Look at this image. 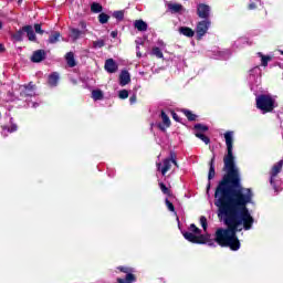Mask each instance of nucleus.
Masks as SVG:
<instances>
[{
	"label": "nucleus",
	"instance_id": "26",
	"mask_svg": "<svg viewBox=\"0 0 283 283\" xmlns=\"http://www.w3.org/2000/svg\"><path fill=\"white\" fill-rule=\"evenodd\" d=\"M92 98L95 101H103V98H105V95L103 94V91H101V90H93Z\"/></svg>",
	"mask_w": 283,
	"mask_h": 283
},
{
	"label": "nucleus",
	"instance_id": "5",
	"mask_svg": "<svg viewBox=\"0 0 283 283\" xmlns=\"http://www.w3.org/2000/svg\"><path fill=\"white\" fill-rule=\"evenodd\" d=\"M36 85L33 82H30L27 85L20 86V98H32V96H36Z\"/></svg>",
	"mask_w": 283,
	"mask_h": 283
},
{
	"label": "nucleus",
	"instance_id": "10",
	"mask_svg": "<svg viewBox=\"0 0 283 283\" xmlns=\"http://www.w3.org/2000/svg\"><path fill=\"white\" fill-rule=\"evenodd\" d=\"M48 56V53L45 52V50L40 49L33 52L32 56H31V62L32 63H41L43 61H45Z\"/></svg>",
	"mask_w": 283,
	"mask_h": 283
},
{
	"label": "nucleus",
	"instance_id": "23",
	"mask_svg": "<svg viewBox=\"0 0 283 283\" xmlns=\"http://www.w3.org/2000/svg\"><path fill=\"white\" fill-rule=\"evenodd\" d=\"M195 136L196 138H199L200 140H202L205 145H209L211 143V138H209V136L205 135L203 133L196 132Z\"/></svg>",
	"mask_w": 283,
	"mask_h": 283
},
{
	"label": "nucleus",
	"instance_id": "40",
	"mask_svg": "<svg viewBox=\"0 0 283 283\" xmlns=\"http://www.w3.org/2000/svg\"><path fill=\"white\" fill-rule=\"evenodd\" d=\"M200 224H201L203 231H207V227H208L207 217H205V216L200 217Z\"/></svg>",
	"mask_w": 283,
	"mask_h": 283
},
{
	"label": "nucleus",
	"instance_id": "17",
	"mask_svg": "<svg viewBox=\"0 0 283 283\" xmlns=\"http://www.w3.org/2000/svg\"><path fill=\"white\" fill-rule=\"evenodd\" d=\"M50 87H56L59 85V73L53 72L49 75V81H48Z\"/></svg>",
	"mask_w": 283,
	"mask_h": 283
},
{
	"label": "nucleus",
	"instance_id": "13",
	"mask_svg": "<svg viewBox=\"0 0 283 283\" xmlns=\"http://www.w3.org/2000/svg\"><path fill=\"white\" fill-rule=\"evenodd\" d=\"M23 28L24 34H27L29 41L36 43V33H34V28L30 24H27Z\"/></svg>",
	"mask_w": 283,
	"mask_h": 283
},
{
	"label": "nucleus",
	"instance_id": "47",
	"mask_svg": "<svg viewBox=\"0 0 283 283\" xmlns=\"http://www.w3.org/2000/svg\"><path fill=\"white\" fill-rule=\"evenodd\" d=\"M0 52H6V46H3V44L0 43Z\"/></svg>",
	"mask_w": 283,
	"mask_h": 283
},
{
	"label": "nucleus",
	"instance_id": "8",
	"mask_svg": "<svg viewBox=\"0 0 283 283\" xmlns=\"http://www.w3.org/2000/svg\"><path fill=\"white\" fill-rule=\"evenodd\" d=\"M160 117L163 123H158L157 127L160 129V132H167V128L171 127V119H169V116L167 113H165V111H161Z\"/></svg>",
	"mask_w": 283,
	"mask_h": 283
},
{
	"label": "nucleus",
	"instance_id": "31",
	"mask_svg": "<svg viewBox=\"0 0 283 283\" xmlns=\"http://www.w3.org/2000/svg\"><path fill=\"white\" fill-rule=\"evenodd\" d=\"M259 56H261V65L263 67H266L269 65V61H271V55H263L262 53H259Z\"/></svg>",
	"mask_w": 283,
	"mask_h": 283
},
{
	"label": "nucleus",
	"instance_id": "12",
	"mask_svg": "<svg viewBox=\"0 0 283 283\" xmlns=\"http://www.w3.org/2000/svg\"><path fill=\"white\" fill-rule=\"evenodd\" d=\"M129 83H132V75L129 71L123 70L119 74V85L125 87V85H129Z\"/></svg>",
	"mask_w": 283,
	"mask_h": 283
},
{
	"label": "nucleus",
	"instance_id": "33",
	"mask_svg": "<svg viewBox=\"0 0 283 283\" xmlns=\"http://www.w3.org/2000/svg\"><path fill=\"white\" fill-rule=\"evenodd\" d=\"M113 17H114V19H116L117 21H123V19H125V11H123V10L114 11V12H113Z\"/></svg>",
	"mask_w": 283,
	"mask_h": 283
},
{
	"label": "nucleus",
	"instance_id": "25",
	"mask_svg": "<svg viewBox=\"0 0 283 283\" xmlns=\"http://www.w3.org/2000/svg\"><path fill=\"white\" fill-rule=\"evenodd\" d=\"M159 189L164 193V196H168V198H171L174 193H171V189L167 188V185L165 182H159Z\"/></svg>",
	"mask_w": 283,
	"mask_h": 283
},
{
	"label": "nucleus",
	"instance_id": "11",
	"mask_svg": "<svg viewBox=\"0 0 283 283\" xmlns=\"http://www.w3.org/2000/svg\"><path fill=\"white\" fill-rule=\"evenodd\" d=\"M104 70L108 72V74H116V72H118V64L114 59H107L104 64Z\"/></svg>",
	"mask_w": 283,
	"mask_h": 283
},
{
	"label": "nucleus",
	"instance_id": "3",
	"mask_svg": "<svg viewBox=\"0 0 283 283\" xmlns=\"http://www.w3.org/2000/svg\"><path fill=\"white\" fill-rule=\"evenodd\" d=\"M117 271L120 273H125V279H117V283H134L136 282V275L134 274V269L129 266H117Z\"/></svg>",
	"mask_w": 283,
	"mask_h": 283
},
{
	"label": "nucleus",
	"instance_id": "32",
	"mask_svg": "<svg viewBox=\"0 0 283 283\" xmlns=\"http://www.w3.org/2000/svg\"><path fill=\"white\" fill-rule=\"evenodd\" d=\"M99 23H102V25H105V23H107L109 21V15L107 13H99L97 17Z\"/></svg>",
	"mask_w": 283,
	"mask_h": 283
},
{
	"label": "nucleus",
	"instance_id": "53",
	"mask_svg": "<svg viewBox=\"0 0 283 283\" xmlns=\"http://www.w3.org/2000/svg\"><path fill=\"white\" fill-rule=\"evenodd\" d=\"M0 118H1V113H0Z\"/></svg>",
	"mask_w": 283,
	"mask_h": 283
},
{
	"label": "nucleus",
	"instance_id": "51",
	"mask_svg": "<svg viewBox=\"0 0 283 283\" xmlns=\"http://www.w3.org/2000/svg\"><path fill=\"white\" fill-rule=\"evenodd\" d=\"M23 3V0H18V6H21Z\"/></svg>",
	"mask_w": 283,
	"mask_h": 283
},
{
	"label": "nucleus",
	"instance_id": "2",
	"mask_svg": "<svg viewBox=\"0 0 283 283\" xmlns=\"http://www.w3.org/2000/svg\"><path fill=\"white\" fill-rule=\"evenodd\" d=\"M256 109L263 112V114H270L275 109V99L270 94H261L255 98Z\"/></svg>",
	"mask_w": 283,
	"mask_h": 283
},
{
	"label": "nucleus",
	"instance_id": "4",
	"mask_svg": "<svg viewBox=\"0 0 283 283\" xmlns=\"http://www.w3.org/2000/svg\"><path fill=\"white\" fill-rule=\"evenodd\" d=\"M209 28H211V20H201L197 23L196 34L197 41H200L207 32H209Z\"/></svg>",
	"mask_w": 283,
	"mask_h": 283
},
{
	"label": "nucleus",
	"instance_id": "1",
	"mask_svg": "<svg viewBox=\"0 0 283 283\" xmlns=\"http://www.w3.org/2000/svg\"><path fill=\"white\" fill-rule=\"evenodd\" d=\"M227 154L223 157V169L226 174L214 190V206L219 220L227 228H218L213 234V247L216 243L222 249L240 251L242 243L238 233L253 229V216L249 211V205L253 202V190L242 186L240 170L235 165L233 156V132L224 133Z\"/></svg>",
	"mask_w": 283,
	"mask_h": 283
},
{
	"label": "nucleus",
	"instance_id": "45",
	"mask_svg": "<svg viewBox=\"0 0 283 283\" xmlns=\"http://www.w3.org/2000/svg\"><path fill=\"white\" fill-rule=\"evenodd\" d=\"M111 36H112L113 39H116V36H118V31H112V32H111Z\"/></svg>",
	"mask_w": 283,
	"mask_h": 283
},
{
	"label": "nucleus",
	"instance_id": "36",
	"mask_svg": "<svg viewBox=\"0 0 283 283\" xmlns=\"http://www.w3.org/2000/svg\"><path fill=\"white\" fill-rule=\"evenodd\" d=\"M118 96L122 101H125V98H129V91L122 90V91H119Z\"/></svg>",
	"mask_w": 283,
	"mask_h": 283
},
{
	"label": "nucleus",
	"instance_id": "9",
	"mask_svg": "<svg viewBox=\"0 0 283 283\" xmlns=\"http://www.w3.org/2000/svg\"><path fill=\"white\" fill-rule=\"evenodd\" d=\"M195 244H208V247H213V239L211 234H198L196 235Z\"/></svg>",
	"mask_w": 283,
	"mask_h": 283
},
{
	"label": "nucleus",
	"instance_id": "15",
	"mask_svg": "<svg viewBox=\"0 0 283 283\" xmlns=\"http://www.w3.org/2000/svg\"><path fill=\"white\" fill-rule=\"evenodd\" d=\"M180 34H184V36H187L188 39H192V36L196 35V31L189 27H180L179 28Z\"/></svg>",
	"mask_w": 283,
	"mask_h": 283
},
{
	"label": "nucleus",
	"instance_id": "37",
	"mask_svg": "<svg viewBox=\"0 0 283 283\" xmlns=\"http://www.w3.org/2000/svg\"><path fill=\"white\" fill-rule=\"evenodd\" d=\"M189 229L195 233V235H200V233H202V230H200V228H197L195 223H191Z\"/></svg>",
	"mask_w": 283,
	"mask_h": 283
},
{
	"label": "nucleus",
	"instance_id": "6",
	"mask_svg": "<svg viewBox=\"0 0 283 283\" xmlns=\"http://www.w3.org/2000/svg\"><path fill=\"white\" fill-rule=\"evenodd\" d=\"M197 17H199V19H203V21H210L209 17H211V7L206 3H199L197 6Z\"/></svg>",
	"mask_w": 283,
	"mask_h": 283
},
{
	"label": "nucleus",
	"instance_id": "24",
	"mask_svg": "<svg viewBox=\"0 0 283 283\" xmlns=\"http://www.w3.org/2000/svg\"><path fill=\"white\" fill-rule=\"evenodd\" d=\"M91 12H93V14H98L99 12H103V4L98 2H93L91 4Z\"/></svg>",
	"mask_w": 283,
	"mask_h": 283
},
{
	"label": "nucleus",
	"instance_id": "27",
	"mask_svg": "<svg viewBox=\"0 0 283 283\" xmlns=\"http://www.w3.org/2000/svg\"><path fill=\"white\" fill-rule=\"evenodd\" d=\"M181 233H182L185 240H188V242L196 244V234H193L192 232H187V231H184Z\"/></svg>",
	"mask_w": 283,
	"mask_h": 283
},
{
	"label": "nucleus",
	"instance_id": "38",
	"mask_svg": "<svg viewBox=\"0 0 283 283\" xmlns=\"http://www.w3.org/2000/svg\"><path fill=\"white\" fill-rule=\"evenodd\" d=\"M33 28L36 34H41V35L45 34V31L41 28V23H35Z\"/></svg>",
	"mask_w": 283,
	"mask_h": 283
},
{
	"label": "nucleus",
	"instance_id": "50",
	"mask_svg": "<svg viewBox=\"0 0 283 283\" xmlns=\"http://www.w3.org/2000/svg\"><path fill=\"white\" fill-rule=\"evenodd\" d=\"M80 25H82V28H85V22H80Z\"/></svg>",
	"mask_w": 283,
	"mask_h": 283
},
{
	"label": "nucleus",
	"instance_id": "29",
	"mask_svg": "<svg viewBox=\"0 0 283 283\" xmlns=\"http://www.w3.org/2000/svg\"><path fill=\"white\" fill-rule=\"evenodd\" d=\"M193 129H196V132H199L200 134H205V132H209V126L205 124H196L193 126Z\"/></svg>",
	"mask_w": 283,
	"mask_h": 283
},
{
	"label": "nucleus",
	"instance_id": "34",
	"mask_svg": "<svg viewBox=\"0 0 283 283\" xmlns=\"http://www.w3.org/2000/svg\"><path fill=\"white\" fill-rule=\"evenodd\" d=\"M165 205H166L168 211H171V213H176V207L167 198L165 199Z\"/></svg>",
	"mask_w": 283,
	"mask_h": 283
},
{
	"label": "nucleus",
	"instance_id": "22",
	"mask_svg": "<svg viewBox=\"0 0 283 283\" xmlns=\"http://www.w3.org/2000/svg\"><path fill=\"white\" fill-rule=\"evenodd\" d=\"M181 112L184 113V115L186 116V118L190 122L193 123V120H196L198 118V115L193 114L191 111L189 109H181Z\"/></svg>",
	"mask_w": 283,
	"mask_h": 283
},
{
	"label": "nucleus",
	"instance_id": "19",
	"mask_svg": "<svg viewBox=\"0 0 283 283\" xmlns=\"http://www.w3.org/2000/svg\"><path fill=\"white\" fill-rule=\"evenodd\" d=\"M23 27L20 28L15 33H12L11 38L13 39V41H17V43H21L23 41Z\"/></svg>",
	"mask_w": 283,
	"mask_h": 283
},
{
	"label": "nucleus",
	"instance_id": "42",
	"mask_svg": "<svg viewBox=\"0 0 283 283\" xmlns=\"http://www.w3.org/2000/svg\"><path fill=\"white\" fill-rule=\"evenodd\" d=\"M170 114L172 118L176 120V123H180V116L177 115L175 111H171Z\"/></svg>",
	"mask_w": 283,
	"mask_h": 283
},
{
	"label": "nucleus",
	"instance_id": "21",
	"mask_svg": "<svg viewBox=\"0 0 283 283\" xmlns=\"http://www.w3.org/2000/svg\"><path fill=\"white\" fill-rule=\"evenodd\" d=\"M65 59H66V63H67L69 67H76V60H74L73 52L66 53Z\"/></svg>",
	"mask_w": 283,
	"mask_h": 283
},
{
	"label": "nucleus",
	"instance_id": "46",
	"mask_svg": "<svg viewBox=\"0 0 283 283\" xmlns=\"http://www.w3.org/2000/svg\"><path fill=\"white\" fill-rule=\"evenodd\" d=\"M18 127L17 125H12L10 128H9V132L12 133V132H17Z\"/></svg>",
	"mask_w": 283,
	"mask_h": 283
},
{
	"label": "nucleus",
	"instance_id": "35",
	"mask_svg": "<svg viewBox=\"0 0 283 283\" xmlns=\"http://www.w3.org/2000/svg\"><path fill=\"white\" fill-rule=\"evenodd\" d=\"M153 54L154 56H157V59H163L164 56L163 51L158 46L153 48Z\"/></svg>",
	"mask_w": 283,
	"mask_h": 283
},
{
	"label": "nucleus",
	"instance_id": "16",
	"mask_svg": "<svg viewBox=\"0 0 283 283\" xmlns=\"http://www.w3.org/2000/svg\"><path fill=\"white\" fill-rule=\"evenodd\" d=\"M168 10L171 14H179L184 10V7L180 3H168Z\"/></svg>",
	"mask_w": 283,
	"mask_h": 283
},
{
	"label": "nucleus",
	"instance_id": "44",
	"mask_svg": "<svg viewBox=\"0 0 283 283\" xmlns=\"http://www.w3.org/2000/svg\"><path fill=\"white\" fill-rule=\"evenodd\" d=\"M136 101H137L136 95H133V96L129 97L130 105H134V103H136Z\"/></svg>",
	"mask_w": 283,
	"mask_h": 283
},
{
	"label": "nucleus",
	"instance_id": "41",
	"mask_svg": "<svg viewBox=\"0 0 283 283\" xmlns=\"http://www.w3.org/2000/svg\"><path fill=\"white\" fill-rule=\"evenodd\" d=\"M169 160H171L172 165H175V167H178V161L176 160V153L170 151V158H168Z\"/></svg>",
	"mask_w": 283,
	"mask_h": 283
},
{
	"label": "nucleus",
	"instance_id": "52",
	"mask_svg": "<svg viewBox=\"0 0 283 283\" xmlns=\"http://www.w3.org/2000/svg\"><path fill=\"white\" fill-rule=\"evenodd\" d=\"M137 56H138V59H140V56H143V54H140V52H137Z\"/></svg>",
	"mask_w": 283,
	"mask_h": 283
},
{
	"label": "nucleus",
	"instance_id": "48",
	"mask_svg": "<svg viewBox=\"0 0 283 283\" xmlns=\"http://www.w3.org/2000/svg\"><path fill=\"white\" fill-rule=\"evenodd\" d=\"M275 177H273V175H271V178H270V184L273 185L274 184V179Z\"/></svg>",
	"mask_w": 283,
	"mask_h": 283
},
{
	"label": "nucleus",
	"instance_id": "30",
	"mask_svg": "<svg viewBox=\"0 0 283 283\" xmlns=\"http://www.w3.org/2000/svg\"><path fill=\"white\" fill-rule=\"evenodd\" d=\"M81 34H83L81 30L71 29V38L73 39V41H77V39H81Z\"/></svg>",
	"mask_w": 283,
	"mask_h": 283
},
{
	"label": "nucleus",
	"instance_id": "7",
	"mask_svg": "<svg viewBox=\"0 0 283 283\" xmlns=\"http://www.w3.org/2000/svg\"><path fill=\"white\" fill-rule=\"evenodd\" d=\"M216 178V155L209 161V172H208V185H207V192L211 190V180Z\"/></svg>",
	"mask_w": 283,
	"mask_h": 283
},
{
	"label": "nucleus",
	"instance_id": "39",
	"mask_svg": "<svg viewBox=\"0 0 283 283\" xmlns=\"http://www.w3.org/2000/svg\"><path fill=\"white\" fill-rule=\"evenodd\" d=\"M93 48H105V40H97L93 42Z\"/></svg>",
	"mask_w": 283,
	"mask_h": 283
},
{
	"label": "nucleus",
	"instance_id": "20",
	"mask_svg": "<svg viewBox=\"0 0 283 283\" xmlns=\"http://www.w3.org/2000/svg\"><path fill=\"white\" fill-rule=\"evenodd\" d=\"M163 164L164 166L161 167V175L166 176L167 171L171 169V165H174V161H171V159H164Z\"/></svg>",
	"mask_w": 283,
	"mask_h": 283
},
{
	"label": "nucleus",
	"instance_id": "49",
	"mask_svg": "<svg viewBox=\"0 0 283 283\" xmlns=\"http://www.w3.org/2000/svg\"><path fill=\"white\" fill-rule=\"evenodd\" d=\"M161 167H163V164H160V163H159V164H157V169H158V170H160V169H161Z\"/></svg>",
	"mask_w": 283,
	"mask_h": 283
},
{
	"label": "nucleus",
	"instance_id": "14",
	"mask_svg": "<svg viewBox=\"0 0 283 283\" xmlns=\"http://www.w3.org/2000/svg\"><path fill=\"white\" fill-rule=\"evenodd\" d=\"M282 168H283V159H281L280 161L273 165L270 176H272V178H276V176L282 172Z\"/></svg>",
	"mask_w": 283,
	"mask_h": 283
},
{
	"label": "nucleus",
	"instance_id": "43",
	"mask_svg": "<svg viewBox=\"0 0 283 283\" xmlns=\"http://www.w3.org/2000/svg\"><path fill=\"white\" fill-rule=\"evenodd\" d=\"M258 9V4H255V2H251L249 6H248V10H256Z\"/></svg>",
	"mask_w": 283,
	"mask_h": 283
},
{
	"label": "nucleus",
	"instance_id": "28",
	"mask_svg": "<svg viewBox=\"0 0 283 283\" xmlns=\"http://www.w3.org/2000/svg\"><path fill=\"white\" fill-rule=\"evenodd\" d=\"M59 39H61V32L55 31L54 33H52L49 38V43H59Z\"/></svg>",
	"mask_w": 283,
	"mask_h": 283
},
{
	"label": "nucleus",
	"instance_id": "18",
	"mask_svg": "<svg viewBox=\"0 0 283 283\" xmlns=\"http://www.w3.org/2000/svg\"><path fill=\"white\" fill-rule=\"evenodd\" d=\"M134 25L138 32H147V22L143 20H136Z\"/></svg>",
	"mask_w": 283,
	"mask_h": 283
}]
</instances>
